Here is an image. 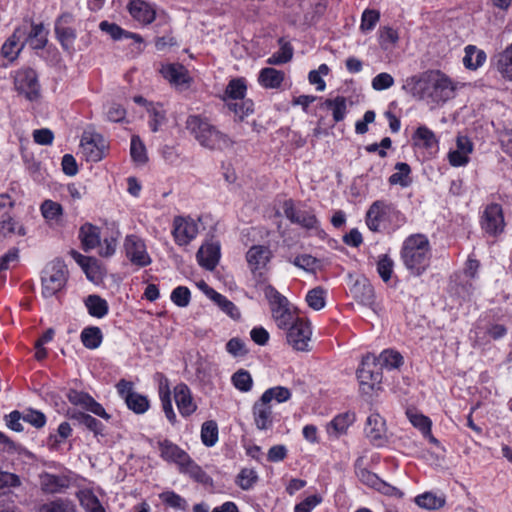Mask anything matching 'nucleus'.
I'll return each mask as SVG.
<instances>
[{"label":"nucleus","instance_id":"nucleus-1","mask_svg":"<svg viewBox=\"0 0 512 512\" xmlns=\"http://www.w3.org/2000/svg\"><path fill=\"white\" fill-rule=\"evenodd\" d=\"M403 89L420 100L431 98L436 103L450 99L455 90L452 81L438 70L408 78Z\"/></svg>","mask_w":512,"mask_h":512},{"label":"nucleus","instance_id":"nucleus-2","mask_svg":"<svg viewBox=\"0 0 512 512\" xmlns=\"http://www.w3.org/2000/svg\"><path fill=\"white\" fill-rule=\"evenodd\" d=\"M400 254L404 266L412 275H422L429 267L431 259V245L427 236L410 235L404 240Z\"/></svg>","mask_w":512,"mask_h":512},{"label":"nucleus","instance_id":"nucleus-3","mask_svg":"<svg viewBox=\"0 0 512 512\" xmlns=\"http://www.w3.org/2000/svg\"><path fill=\"white\" fill-rule=\"evenodd\" d=\"M186 128L199 144L207 149L222 150L232 144L228 135L219 131L206 118L198 115H191L187 118Z\"/></svg>","mask_w":512,"mask_h":512},{"label":"nucleus","instance_id":"nucleus-4","mask_svg":"<svg viewBox=\"0 0 512 512\" xmlns=\"http://www.w3.org/2000/svg\"><path fill=\"white\" fill-rule=\"evenodd\" d=\"M392 220L400 226L405 222V216L395 205L384 200L373 202L366 213V224L373 232L381 231V224Z\"/></svg>","mask_w":512,"mask_h":512},{"label":"nucleus","instance_id":"nucleus-5","mask_svg":"<svg viewBox=\"0 0 512 512\" xmlns=\"http://www.w3.org/2000/svg\"><path fill=\"white\" fill-rule=\"evenodd\" d=\"M68 270L63 260L56 258L42 271V295L46 298L56 295L66 285Z\"/></svg>","mask_w":512,"mask_h":512},{"label":"nucleus","instance_id":"nucleus-6","mask_svg":"<svg viewBox=\"0 0 512 512\" xmlns=\"http://www.w3.org/2000/svg\"><path fill=\"white\" fill-rule=\"evenodd\" d=\"M283 212L291 223L299 225L306 230L317 232L320 228V222L316 217L314 209L307 207L301 202L295 203L292 199L285 200Z\"/></svg>","mask_w":512,"mask_h":512},{"label":"nucleus","instance_id":"nucleus-7","mask_svg":"<svg viewBox=\"0 0 512 512\" xmlns=\"http://www.w3.org/2000/svg\"><path fill=\"white\" fill-rule=\"evenodd\" d=\"M15 90L30 101L40 98V84L36 71L30 67L17 70L13 76Z\"/></svg>","mask_w":512,"mask_h":512},{"label":"nucleus","instance_id":"nucleus-8","mask_svg":"<svg viewBox=\"0 0 512 512\" xmlns=\"http://www.w3.org/2000/svg\"><path fill=\"white\" fill-rule=\"evenodd\" d=\"M350 293L358 304L369 308L374 314H378L379 306L375 301L374 288L366 277L357 278L350 288Z\"/></svg>","mask_w":512,"mask_h":512},{"label":"nucleus","instance_id":"nucleus-9","mask_svg":"<svg viewBox=\"0 0 512 512\" xmlns=\"http://www.w3.org/2000/svg\"><path fill=\"white\" fill-rule=\"evenodd\" d=\"M124 248L127 258L138 267L151 264V257L147 253L144 241L136 235H128L125 238Z\"/></svg>","mask_w":512,"mask_h":512},{"label":"nucleus","instance_id":"nucleus-10","mask_svg":"<svg viewBox=\"0 0 512 512\" xmlns=\"http://www.w3.org/2000/svg\"><path fill=\"white\" fill-rule=\"evenodd\" d=\"M311 334L310 324L298 319L289 327L287 341L297 351H308Z\"/></svg>","mask_w":512,"mask_h":512},{"label":"nucleus","instance_id":"nucleus-11","mask_svg":"<svg viewBox=\"0 0 512 512\" xmlns=\"http://www.w3.org/2000/svg\"><path fill=\"white\" fill-rule=\"evenodd\" d=\"M504 216L501 205L492 203L488 205L482 216L481 227L489 235L496 236L504 230Z\"/></svg>","mask_w":512,"mask_h":512},{"label":"nucleus","instance_id":"nucleus-12","mask_svg":"<svg viewBox=\"0 0 512 512\" xmlns=\"http://www.w3.org/2000/svg\"><path fill=\"white\" fill-rule=\"evenodd\" d=\"M16 30L24 32L21 40V42L24 43V46L28 44L34 50L43 49L48 42V31L44 28L42 23H24L20 27L16 28Z\"/></svg>","mask_w":512,"mask_h":512},{"label":"nucleus","instance_id":"nucleus-13","mask_svg":"<svg viewBox=\"0 0 512 512\" xmlns=\"http://www.w3.org/2000/svg\"><path fill=\"white\" fill-rule=\"evenodd\" d=\"M80 147L88 161L98 162L103 158L106 141L100 134L84 133Z\"/></svg>","mask_w":512,"mask_h":512},{"label":"nucleus","instance_id":"nucleus-14","mask_svg":"<svg viewBox=\"0 0 512 512\" xmlns=\"http://www.w3.org/2000/svg\"><path fill=\"white\" fill-rule=\"evenodd\" d=\"M173 236L179 245H187L198 233V225L191 218L175 217L173 222Z\"/></svg>","mask_w":512,"mask_h":512},{"label":"nucleus","instance_id":"nucleus-15","mask_svg":"<svg viewBox=\"0 0 512 512\" xmlns=\"http://www.w3.org/2000/svg\"><path fill=\"white\" fill-rule=\"evenodd\" d=\"M71 480L66 475L43 472L39 476L41 490L46 494L62 493L70 486Z\"/></svg>","mask_w":512,"mask_h":512},{"label":"nucleus","instance_id":"nucleus-16","mask_svg":"<svg viewBox=\"0 0 512 512\" xmlns=\"http://www.w3.org/2000/svg\"><path fill=\"white\" fill-rule=\"evenodd\" d=\"M371 364V357L368 355L363 359L361 367L357 370V378L363 390L365 386L373 389L374 386L379 385L382 380L379 366L371 368Z\"/></svg>","mask_w":512,"mask_h":512},{"label":"nucleus","instance_id":"nucleus-17","mask_svg":"<svg viewBox=\"0 0 512 512\" xmlns=\"http://www.w3.org/2000/svg\"><path fill=\"white\" fill-rule=\"evenodd\" d=\"M473 151V144L466 136H458L456 149L448 153L449 163L454 167L465 166L469 162V154Z\"/></svg>","mask_w":512,"mask_h":512},{"label":"nucleus","instance_id":"nucleus-18","mask_svg":"<svg viewBox=\"0 0 512 512\" xmlns=\"http://www.w3.org/2000/svg\"><path fill=\"white\" fill-rule=\"evenodd\" d=\"M385 421L377 413L371 414L366 421L365 435L371 443L381 446L385 442Z\"/></svg>","mask_w":512,"mask_h":512},{"label":"nucleus","instance_id":"nucleus-19","mask_svg":"<svg viewBox=\"0 0 512 512\" xmlns=\"http://www.w3.org/2000/svg\"><path fill=\"white\" fill-rule=\"evenodd\" d=\"M253 418L259 430H268L273 425V413L271 403L263 402L261 396L253 405Z\"/></svg>","mask_w":512,"mask_h":512},{"label":"nucleus","instance_id":"nucleus-20","mask_svg":"<svg viewBox=\"0 0 512 512\" xmlns=\"http://www.w3.org/2000/svg\"><path fill=\"white\" fill-rule=\"evenodd\" d=\"M196 256L202 267L212 271L220 259V244L218 242H207L199 248Z\"/></svg>","mask_w":512,"mask_h":512},{"label":"nucleus","instance_id":"nucleus-21","mask_svg":"<svg viewBox=\"0 0 512 512\" xmlns=\"http://www.w3.org/2000/svg\"><path fill=\"white\" fill-rule=\"evenodd\" d=\"M174 399L180 414L184 417L190 416L196 410L189 387L180 383L174 388Z\"/></svg>","mask_w":512,"mask_h":512},{"label":"nucleus","instance_id":"nucleus-22","mask_svg":"<svg viewBox=\"0 0 512 512\" xmlns=\"http://www.w3.org/2000/svg\"><path fill=\"white\" fill-rule=\"evenodd\" d=\"M128 10L131 16L142 24H150L156 17L155 8L143 0H131Z\"/></svg>","mask_w":512,"mask_h":512},{"label":"nucleus","instance_id":"nucleus-23","mask_svg":"<svg viewBox=\"0 0 512 512\" xmlns=\"http://www.w3.org/2000/svg\"><path fill=\"white\" fill-rule=\"evenodd\" d=\"M160 72L165 79L176 86L187 84L190 81L187 69L179 63L163 65Z\"/></svg>","mask_w":512,"mask_h":512},{"label":"nucleus","instance_id":"nucleus-24","mask_svg":"<svg viewBox=\"0 0 512 512\" xmlns=\"http://www.w3.org/2000/svg\"><path fill=\"white\" fill-rule=\"evenodd\" d=\"M270 257L271 251L269 247L263 245L252 246L246 254L247 262L253 272L265 267Z\"/></svg>","mask_w":512,"mask_h":512},{"label":"nucleus","instance_id":"nucleus-25","mask_svg":"<svg viewBox=\"0 0 512 512\" xmlns=\"http://www.w3.org/2000/svg\"><path fill=\"white\" fill-rule=\"evenodd\" d=\"M79 239L85 252L96 248L101 241L99 227L91 223L83 224L79 229Z\"/></svg>","mask_w":512,"mask_h":512},{"label":"nucleus","instance_id":"nucleus-26","mask_svg":"<svg viewBox=\"0 0 512 512\" xmlns=\"http://www.w3.org/2000/svg\"><path fill=\"white\" fill-rule=\"evenodd\" d=\"M494 66L501 77L512 82V43L493 57Z\"/></svg>","mask_w":512,"mask_h":512},{"label":"nucleus","instance_id":"nucleus-27","mask_svg":"<svg viewBox=\"0 0 512 512\" xmlns=\"http://www.w3.org/2000/svg\"><path fill=\"white\" fill-rule=\"evenodd\" d=\"M159 450L163 459L175 462L179 465V467L185 461H188L189 455L176 444L167 439L159 442Z\"/></svg>","mask_w":512,"mask_h":512},{"label":"nucleus","instance_id":"nucleus-28","mask_svg":"<svg viewBox=\"0 0 512 512\" xmlns=\"http://www.w3.org/2000/svg\"><path fill=\"white\" fill-rule=\"evenodd\" d=\"M371 363L375 368L379 366V369H397L403 364V356L391 349L384 350L378 357L370 356Z\"/></svg>","mask_w":512,"mask_h":512},{"label":"nucleus","instance_id":"nucleus-29","mask_svg":"<svg viewBox=\"0 0 512 512\" xmlns=\"http://www.w3.org/2000/svg\"><path fill=\"white\" fill-rule=\"evenodd\" d=\"M23 35L24 32L15 29L1 48V55L9 59L10 62L14 61L24 48V43L21 42Z\"/></svg>","mask_w":512,"mask_h":512},{"label":"nucleus","instance_id":"nucleus-30","mask_svg":"<svg viewBox=\"0 0 512 512\" xmlns=\"http://www.w3.org/2000/svg\"><path fill=\"white\" fill-rule=\"evenodd\" d=\"M284 80V72L275 68L267 67L261 69L258 82L261 86L268 89H277Z\"/></svg>","mask_w":512,"mask_h":512},{"label":"nucleus","instance_id":"nucleus-31","mask_svg":"<svg viewBox=\"0 0 512 512\" xmlns=\"http://www.w3.org/2000/svg\"><path fill=\"white\" fill-rule=\"evenodd\" d=\"M486 58V53L483 50L474 45H468L465 47L463 64L469 70H476L484 64Z\"/></svg>","mask_w":512,"mask_h":512},{"label":"nucleus","instance_id":"nucleus-32","mask_svg":"<svg viewBox=\"0 0 512 512\" xmlns=\"http://www.w3.org/2000/svg\"><path fill=\"white\" fill-rule=\"evenodd\" d=\"M99 27L101 31L108 33L114 40H120L122 38H131L136 43L141 44L143 42V38L141 37V35L126 31L115 23L102 21Z\"/></svg>","mask_w":512,"mask_h":512},{"label":"nucleus","instance_id":"nucleus-33","mask_svg":"<svg viewBox=\"0 0 512 512\" xmlns=\"http://www.w3.org/2000/svg\"><path fill=\"white\" fill-rule=\"evenodd\" d=\"M84 304L88 310V313L92 317L103 318L108 314L109 306L105 299L101 298L99 295H88Z\"/></svg>","mask_w":512,"mask_h":512},{"label":"nucleus","instance_id":"nucleus-34","mask_svg":"<svg viewBox=\"0 0 512 512\" xmlns=\"http://www.w3.org/2000/svg\"><path fill=\"white\" fill-rule=\"evenodd\" d=\"M180 471L188 474L198 483L205 485L212 483V478L198 464H196L190 456L188 457V461H185L180 466Z\"/></svg>","mask_w":512,"mask_h":512},{"label":"nucleus","instance_id":"nucleus-35","mask_svg":"<svg viewBox=\"0 0 512 512\" xmlns=\"http://www.w3.org/2000/svg\"><path fill=\"white\" fill-rule=\"evenodd\" d=\"M395 169L397 172L389 177L388 182L391 185H400L403 188L409 187L412 184L410 166L405 162H398L395 164Z\"/></svg>","mask_w":512,"mask_h":512},{"label":"nucleus","instance_id":"nucleus-36","mask_svg":"<svg viewBox=\"0 0 512 512\" xmlns=\"http://www.w3.org/2000/svg\"><path fill=\"white\" fill-rule=\"evenodd\" d=\"M415 145L422 146L426 149L437 148L438 140L432 130L426 126H420L417 128L413 135Z\"/></svg>","mask_w":512,"mask_h":512},{"label":"nucleus","instance_id":"nucleus-37","mask_svg":"<svg viewBox=\"0 0 512 512\" xmlns=\"http://www.w3.org/2000/svg\"><path fill=\"white\" fill-rule=\"evenodd\" d=\"M82 344L88 349L98 348L103 340V334L99 327L88 326L80 334Z\"/></svg>","mask_w":512,"mask_h":512},{"label":"nucleus","instance_id":"nucleus-38","mask_svg":"<svg viewBox=\"0 0 512 512\" xmlns=\"http://www.w3.org/2000/svg\"><path fill=\"white\" fill-rule=\"evenodd\" d=\"M38 512H77L76 505L69 499L57 498L39 506Z\"/></svg>","mask_w":512,"mask_h":512},{"label":"nucleus","instance_id":"nucleus-39","mask_svg":"<svg viewBox=\"0 0 512 512\" xmlns=\"http://www.w3.org/2000/svg\"><path fill=\"white\" fill-rule=\"evenodd\" d=\"M406 416L411 424L417 428L423 435L429 434L432 426L431 420L419 413L416 409H407Z\"/></svg>","mask_w":512,"mask_h":512},{"label":"nucleus","instance_id":"nucleus-40","mask_svg":"<svg viewBox=\"0 0 512 512\" xmlns=\"http://www.w3.org/2000/svg\"><path fill=\"white\" fill-rule=\"evenodd\" d=\"M42 216L46 221H55L58 223L63 216V207L58 202L52 200H45L40 207Z\"/></svg>","mask_w":512,"mask_h":512},{"label":"nucleus","instance_id":"nucleus-41","mask_svg":"<svg viewBox=\"0 0 512 512\" xmlns=\"http://www.w3.org/2000/svg\"><path fill=\"white\" fill-rule=\"evenodd\" d=\"M246 84L243 79H232L225 89V101H235L245 98Z\"/></svg>","mask_w":512,"mask_h":512},{"label":"nucleus","instance_id":"nucleus-42","mask_svg":"<svg viewBox=\"0 0 512 512\" xmlns=\"http://www.w3.org/2000/svg\"><path fill=\"white\" fill-rule=\"evenodd\" d=\"M57 40L60 42L65 51H72L73 44L76 39V31L71 27H62L55 25L54 27Z\"/></svg>","mask_w":512,"mask_h":512},{"label":"nucleus","instance_id":"nucleus-43","mask_svg":"<svg viewBox=\"0 0 512 512\" xmlns=\"http://www.w3.org/2000/svg\"><path fill=\"white\" fill-rule=\"evenodd\" d=\"M322 105L332 110L335 122H340L345 118L347 109L345 97L337 96L334 99H326Z\"/></svg>","mask_w":512,"mask_h":512},{"label":"nucleus","instance_id":"nucleus-44","mask_svg":"<svg viewBox=\"0 0 512 512\" xmlns=\"http://www.w3.org/2000/svg\"><path fill=\"white\" fill-rule=\"evenodd\" d=\"M76 497L86 512H93L103 506L98 497L89 489L78 491Z\"/></svg>","mask_w":512,"mask_h":512},{"label":"nucleus","instance_id":"nucleus-45","mask_svg":"<svg viewBox=\"0 0 512 512\" xmlns=\"http://www.w3.org/2000/svg\"><path fill=\"white\" fill-rule=\"evenodd\" d=\"M125 403L127 404V407L136 414H143L149 408V401L147 397L135 391L126 395Z\"/></svg>","mask_w":512,"mask_h":512},{"label":"nucleus","instance_id":"nucleus-46","mask_svg":"<svg viewBox=\"0 0 512 512\" xmlns=\"http://www.w3.org/2000/svg\"><path fill=\"white\" fill-rule=\"evenodd\" d=\"M227 107L230 111L234 112L240 120H243L245 116H248L254 111L253 101L245 98L235 101H228Z\"/></svg>","mask_w":512,"mask_h":512},{"label":"nucleus","instance_id":"nucleus-47","mask_svg":"<svg viewBox=\"0 0 512 512\" xmlns=\"http://www.w3.org/2000/svg\"><path fill=\"white\" fill-rule=\"evenodd\" d=\"M201 440L207 447H212L218 441V425L215 421L209 420L202 424Z\"/></svg>","mask_w":512,"mask_h":512},{"label":"nucleus","instance_id":"nucleus-48","mask_svg":"<svg viewBox=\"0 0 512 512\" xmlns=\"http://www.w3.org/2000/svg\"><path fill=\"white\" fill-rule=\"evenodd\" d=\"M416 504L427 510H434L441 508L445 500L441 497L436 496L431 492H425L415 498Z\"/></svg>","mask_w":512,"mask_h":512},{"label":"nucleus","instance_id":"nucleus-49","mask_svg":"<svg viewBox=\"0 0 512 512\" xmlns=\"http://www.w3.org/2000/svg\"><path fill=\"white\" fill-rule=\"evenodd\" d=\"M271 311H272V316L279 328L285 329L294 323L293 315H292L288 305H285L284 307H281V306L272 307Z\"/></svg>","mask_w":512,"mask_h":512},{"label":"nucleus","instance_id":"nucleus-50","mask_svg":"<svg viewBox=\"0 0 512 512\" xmlns=\"http://www.w3.org/2000/svg\"><path fill=\"white\" fill-rule=\"evenodd\" d=\"M130 154L137 163L144 164L148 160L145 145L138 135H133L131 138Z\"/></svg>","mask_w":512,"mask_h":512},{"label":"nucleus","instance_id":"nucleus-51","mask_svg":"<svg viewBox=\"0 0 512 512\" xmlns=\"http://www.w3.org/2000/svg\"><path fill=\"white\" fill-rule=\"evenodd\" d=\"M355 421V414L350 412H345L337 415L330 422V427L334 429L336 434H344L347 431V428Z\"/></svg>","mask_w":512,"mask_h":512},{"label":"nucleus","instance_id":"nucleus-52","mask_svg":"<svg viewBox=\"0 0 512 512\" xmlns=\"http://www.w3.org/2000/svg\"><path fill=\"white\" fill-rule=\"evenodd\" d=\"M159 498L165 505H167L171 508H174L177 510H186L187 509V506H188L187 501L183 497H181L180 495L175 493L174 491L162 492L159 495Z\"/></svg>","mask_w":512,"mask_h":512},{"label":"nucleus","instance_id":"nucleus-53","mask_svg":"<svg viewBox=\"0 0 512 512\" xmlns=\"http://www.w3.org/2000/svg\"><path fill=\"white\" fill-rule=\"evenodd\" d=\"M263 402L268 401L271 403L272 399H275L278 403L285 402L290 399L291 392L288 388L283 386H276L267 389L263 394Z\"/></svg>","mask_w":512,"mask_h":512},{"label":"nucleus","instance_id":"nucleus-54","mask_svg":"<svg viewBox=\"0 0 512 512\" xmlns=\"http://www.w3.org/2000/svg\"><path fill=\"white\" fill-rule=\"evenodd\" d=\"M306 302L310 308L321 310L325 306V290L320 286L311 289L306 295Z\"/></svg>","mask_w":512,"mask_h":512},{"label":"nucleus","instance_id":"nucleus-55","mask_svg":"<svg viewBox=\"0 0 512 512\" xmlns=\"http://www.w3.org/2000/svg\"><path fill=\"white\" fill-rule=\"evenodd\" d=\"M233 385L242 392H248L252 388L253 380L247 370L240 369L232 376Z\"/></svg>","mask_w":512,"mask_h":512},{"label":"nucleus","instance_id":"nucleus-56","mask_svg":"<svg viewBox=\"0 0 512 512\" xmlns=\"http://www.w3.org/2000/svg\"><path fill=\"white\" fill-rule=\"evenodd\" d=\"M258 480L255 470L244 468L236 478V484L243 490H250Z\"/></svg>","mask_w":512,"mask_h":512},{"label":"nucleus","instance_id":"nucleus-57","mask_svg":"<svg viewBox=\"0 0 512 512\" xmlns=\"http://www.w3.org/2000/svg\"><path fill=\"white\" fill-rule=\"evenodd\" d=\"M293 50L289 45H284L281 49L273 53L268 59L267 64L269 65H281L289 62L292 59Z\"/></svg>","mask_w":512,"mask_h":512},{"label":"nucleus","instance_id":"nucleus-58","mask_svg":"<svg viewBox=\"0 0 512 512\" xmlns=\"http://www.w3.org/2000/svg\"><path fill=\"white\" fill-rule=\"evenodd\" d=\"M264 295L269 301L271 308L285 305H289V302L285 296L280 294L272 285H266L264 288Z\"/></svg>","mask_w":512,"mask_h":512},{"label":"nucleus","instance_id":"nucleus-59","mask_svg":"<svg viewBox=\"0 0 512 512\" xmlns=\"http://www.w3.org/2000/svg\"><path fill=\"white\" fill-rule=\"evenodd\" d=\"M191 293L185 286L176 287L171 293L172 302L179 307H186L190 303Z\"/></svg>","mask_w":512,"mask_h":512},{"label":"nucleus","instance_id":"nucleus-60","mask_svg":"<svg viewBox=\"0 0 512 512\" xmlns=\"http://www.w3.org/2000/svg\"><path fill=\"white\" fill-rule=\"evenodd\" d=\"M24 422H27L37 429H40L46 424V416L44 413L34 409H27L23 412Z\"/></svg>","mask_w":512,"mask_h":512},{"label":"nucleus","instance_id":"nucleus-61","mask_svg":"<svg viewBox=\"0 0 512 512\" xmlns=\"http://www.w3.org/2000/svg\"><path fill=\"white\" fill-rule=\"evenodd\" d=\"M380 14L376 10H365L362 14L360 29L362 32H369L374 29L379 21Z\"/></svg>","mask_w":512,"mask_h":512},{"label":"nucleus","instance_id":"nucleus-62","mask_svg":"<svg viewBox=\"0 0 512 512\" xmlns=\"http://www.w3.org/2000/svg\"><path fill=\"white\" fill-rule=\"evenodd\" d=\"M377 271L384 282L391 278L393 261L388 255H382L377 263Z\"/></svg>","mask_w":512,"mask_h":512},{"label":"nucleus","instance_id":"nucleus-63","mask_svg":"<svg viewBox=\"0 0 512 512\" xmlns=\"http://www.w3.org/2000/svg\"><path fill=\"white\" fill-rule=\"evenodd\" d=\"M4 420L6 426L15 432H22L24 430V427L21 423V421H24V417L23 413H21L20 411H12L8 415H5Z\"/></svg>","mask_w":512,"mask_h":512},{"label":"nucleus","instance_id":"nucleus-64","mask_svg":"<svg viewBox=\"0 0 512 512\" xmlns=\"http://www.w3.org/2000/svg\"><path fill=\"white\" fill-rule=\"evenodd\" d=\"M380 44L382 48L388 49L391 46L395 45L399 39L398 33L396 30L390 27H384L380 32Z\"/></svg>","mask_w":512,"mask_h":512}]
</instances>
